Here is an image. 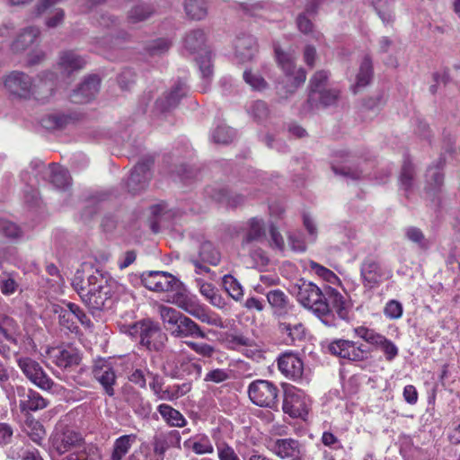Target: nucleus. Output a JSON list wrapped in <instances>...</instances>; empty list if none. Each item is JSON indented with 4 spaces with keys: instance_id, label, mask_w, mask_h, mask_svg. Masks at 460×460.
<instances>
[{
    "instance_id": "nucleus-38",
    "label": "nucleus",
    "mask_w": 460,
    "mask_h": 460,
    "mask_svg": "<svg viewBox=\"0 0 460 460\" xmlns=\"http://www.w3.org/2000/svg\"><path fill=\"white\" fill-rule=\"evenodd\" d=\"M281 333L287 334L292 342L301 341L305 338L304 325L296 321V319L289 321H281L279 325Z\"/></svg>"
},
{
    "instance_id": "nucleus-39",
    "label": "nucleus",
    "mask_w": 460,
    "mask_h": 460,
    "mask_svg": "<svg viewBox=\"0 0 460 460\" xmlns=\"http://www.w3.org/2000/svg\"><path fill=\"white\" fill-rule=\"evenodd\" d=\"M373 76V65L369 56H365L360 63L359 71L357 75L356 84L352 86V91L357 93V89L367 85Z\"/></svg>"
},
{
    "instance_id": "nucleus-1",
    "label": "nucleus",
    "mask_w": 460,
    "mask_h": 460,
    "mask_svg": "<svg viewBox=\"0 0 460 460\" xmlns=\"http://www.w3.org/2000/svg\"><path fill=\"white\" fill-rule=\"evenodd\" d=\"M142 284L149 290L155 292L175 291L172 296V303L176 306L198 319L201 323L224 329L226 327L223 319L217 314L210 312L199 303L196 296L190 295L182 287V283L174 276L166 271H148L141 275Z\"/></svg>"
},
{
    "instance_id": "nucleus-63",
    "label": "nucleus",
    "mask_w": 460,
    "mask_h": 460,
    "mask_svg": "<svg viewBox=\"0 0 460 460\" xmlns=\"http://www.w3.org/2000/svg\"><path fill=\"white\" fill-rule=\"evenodd\" d=\"M405 236L409 241L416 243L420 248H426L428 246L424 234L418 227H407L405 229Z\"/></svg>"
},
{
    "instance_id": "nucleus-15",
    "label": "nucleus",
    "mask_w": 460,
    "mask_h": 460,
    "mask_svg": "<svg viewBox=\"0 0 460 460\" xmlns=\"http://www.w3.org/2000/svg\"><path fill=\"white\" fill-rule=\"evenodd\" d=\"M354 332L368 344L380 349L384 352L387 361H392L397 357L399 352L398 348L392 341L386 339L384 335L364 326L355 328Z\"/></svg>"
},
{
    "instance_id": "nucleus-40",
    "label": "nucleus",
    "mask_w": 460,
    "mask_h": 460,
    "mask_svg": "<svg viewBox=\"0 0 460 460\" xmlns=\"http://www.w3.org/2000/svg\"><path fill=\"white\" fill-rule=\"evenodd\" d=\"M206 42V34L200 29L188 32L184 39V47L191 53L203 50Z\"/></svg>"
},
{
    "instance_id": "nucleus-11",
    "label": "nucleus",
    "mask_w": 460,
    "mask_h": 460,
    "mask_svg": "<svg viewBox=\"0 0 460 460\" xmlns=\"http://www.w3.org/2000/svg\"><path fill=\"white\" fill-rule=\"evenodd\" d=\"M248 395L257 406L273 409L278 405L279 389L270 381H252L248 386Z\"/></svg>"
},
{
    "instance_id": "nucleus-5",
    "label": "nucleus",
    "mask_w": 460,
    "mask_h": 460,
    "mask_svg": "<svg viewBox=\"0 0 460 460\" xmlns=\"http://www.w3.org/2000/svg\"><path fill=\"white\" fill-rule=\"evenodd\" d=\"M89 288L83 293L82 301L92 311H102L110 308L112 304L111 286L102 276L89 275L87 278Z\"/></svg>"
},
{
    "instance_id": "nucleus-33",
    "label": "nucleus",
    "mask_w": 460,
    "mask_h": 460,
    "mask_svg": "<svg viewBox=\"0 0 460 460\" xmlns=\"http://www.w3.org/2000/svg\"><path fill=\"white\" fill-rule=\"evenodd\" d=\"M40 35V29L37 27H28L22 30L11 45V49L14 53H20L27 49Z\"/></svg>"
},
{
    "instance_id": "nucleus-7",
    "label": "nucleus",
    "mask_w": 460,
    "mask_h": 460,
    "mask_svg": "<svg viewBox=\"0 0 460 460\" xmlns=\"http://www.w3.org/2000/svg\"><path fill=\"white\" fill-rule=\"evenodd\" d=\"M16 363L26 378L41 390L59 393L63 389L46 374L36 360L29 357H19L16 358Z\"/></svg>"
},
{
    "instance_id": "nucleus-30",
    "label": "nucleus",
    "mask_w": 460,
    "mask_h": 460,
    "mask_svg": "<svg viewBox=\"0 0 460 460\" xmlns=\"http://www.w3.org/2000/svg\"><path fill=\"white\" fill-rule=\"evenodd\" d=\"M326 302L332 305L338 316L344 321L349 319V305L345 297L335 288L325 287Z\"/></svg>"
},
{
    "instance_id": "nucleus-43",
    "label": "nucleus",
    "mask_w": 460,
    "mask_h": 460,
    "mask_svg": "<svg viewBox=\"0 0 460 460\" xmlns=\"http://www.w3.org/2000/svg\"><path fill=\"white\" fill-rule=\"evenodd\" d=\"M199 257L201 261L213 266H217L221 261L220 252L209 241H204L200 243Z\"/></svg>"
},
{
    "instance_id": "nucleus-23",
    "label": "nucleus",
    "mask_w": 460,
    "mask_h": 460,
    "mask_svg": "<svg viewBox=\"0 0 460 460\" xmlns=\"http://www.w3.org/2000/svg\"><path fill=\"white\" fill-rule=\"evenodd\" d=\"M101 80L97 75H89L74 91L71 100L75 103H87L93 100L100 90Z\"/></svg>"
},
{
    "instance_id": "nucleus-45",
    "label": "nucleus",
    "mask_w": 460,
    "mask_h": 460,
    "mask_svg": "<svg viewBox=\"0 0 460 460\" xmlns=\"http://www.w3.org/2000/svg\"><path fill=\"white\" fill-rule=\"evenodd\" d=\"M184 9L190 19L202 20L208 14V3L206 0H187Z\"/></svg>"
},
{
    "instance_id": "nucleus-57",
    "label": "nucleus",
    "mask_w": 460,
    "mask_h": 460,
    "mask_svg": "<svg viewBox=\"0 0 460 460\" xmlns=\"http://www.w3.org/2000/svg\"><path fill=\"white\" fill-rule=\"evenodd\" d=\"M244 82L249 84L252 89L256 91L265 90L268 86L265 79L258 73L252 70H245L243 75Z\"/></svg>"
},
{
    "instance_id": "nucleus-9",
    "label": "nucleus",
    "mask_w": 460,
    "mask_h": 460,
    "mask_svg": "<svg viewBox=\"0 0 460 460\" xmlns=\"http://www.w3.org/2000/svg\"><path fill=\"white\" fill-rule=\"evenodd\" d=\"M274 52L279 66L285 73L286 93H293L305 83L306 73L303 68H296L293 55L284 52L277 43L274 44Z\"/></svg>"
},
{
    "instance_id": "nucleus-19",
    "label": "nucleus",
    "mask_w": 460,
    "mask_h": 460,
    "mask_svg": "<svg viewBox=\"0 0 460 460\" xmlns=\"http://www.w3.org/2000/svg\"><path fill=\"white\" fill-rule=\"evenodd\" d=\"M279 371L288 378L293 380L301 379L304 371V364L301 358L293 352H285L278 358Z\"/></svg>"
},
{
    "instance_id": "nucleus-59",
    "label": "nucleus",
    "mask_w": 460,
    "mask_h": 460,
    "mask_svg": "<svg viewBox=\"0 0 460 460\" xmlns=\"http://www.w3.org/2000/svg\"><path fill=\"white\" fill-rule=\"evenodd\" d=\"M185 344L196 354L205 358H212L217 351L214 346L206 342L186 341Z\"/></svg>"
},
{
    "instance_id": "nucleus-21",
    "label": "nucleus",
    "mask_w": 460,
    "mask_h": 460,
    "mask_svg": "<svg viewBox=\"0 0 460 460\" xmlns=\"http://www.w3.org/2000/svg\"><path fill=\"white\" fill-rule=\"evenodd\" d=\"M150 166L151 162L149 161L139 162L136 164L127 182L129 192L137 194L146 187L151 178Z\"/></svg>"
},
{
    "instance_id": "nucleus-18",
    "label": "nucleus",
    "mask_w": 460,
    "mask_h": 460,
    "mask_svg": "<svg viewBox=\"0 0 460 460\" xmlns=\"http://www.w3.org/2000/svg\"><path fill=\"white\" fill-rule=\"evenodd\" d=\"M93 374L104 393L109 396H113L115 394L114 385L117 384V376L113 367L108 362H100L94 366Z\"/></svg>"
},
{
    "instance_id": "nucleus-53",
    "label": "nucleus",
    "mask_w": 460,
    "mask_h": 460,
    "mask_svg": "<svg viewBox=\"0 0 460 460\" xmlns=\"http://www.w3.org/2000/svg\"><path fill=\"white\" fill-rule=\"evenodd\" d=\"M372 4L384 22L392 21L394 0H372Z\"/></svg>"
},
{
    "instance_id": "nucleus-32",
    "label": "nucleus",
    "mask_w": 460,
    "mask_h": 460,
    "mask_svg": "<svg viewBox=\"0 0 460 460\" xmlns=\"http://www.w3.org/2000/svg\"><path fill=\"white\" fill-rule=\"evenodd\" d=\"M267 300L273 310V314L285 317L291 308L288 296L280 289L268 292Z\"/></svg>"
},
{
    "instance_id": "nucleus-22",
    "label": "nucleus",
    "mask_w": 460,
    "mask_h": 460,
    "mask_svg": "<svg viewBox=\"0 0 460 460\" xmlns=\"http://www.w3.org/2000/svg\"><path fill=\"white\" fill-rule=\"evenodd\" d=\"M49 358L58 367L67 368L78 365L81 357L78 351L71 347H56L48 349Z\"/></svg>"
},
{
    "instance_id": "nucleus-31",
    "label": "nucleus",
    "mask_w": 460,
    "mask_h": 460,
    "mask_svg": "<svg viewBox=\"0 0 460 460\" xmlns=\"http://www.w3.org/2000/svg\"><path fill=\"white\" fill-rule=\"evenodd\" d=\"M265 236V224L262 219L252 217L247 222V228L243 237L242 246L243 249L250 246L253 242H259Z\"/></svg>"
},
{
    "instance_id": "nucleus-55",
    "label": "nucleus",
    "mask_w": 460,
    "mask_h": 460,
    "mask_svg": "<svg viewBox=\"0 0 460 460\" xmlns=\"http://www.w3.org/2000/svg\"><path fill=\"white\" fill-rule=\"evenodd\" d=\"M415 171L410 161H404L400 175L401 187L405 190H410L413 186Z\"/></svg>"
},
{
    "instance_id": "nucleus-34",
    "label": "nucleus",
    "mask_w": 460,
    "mask_h": 460,
    "mask_svg": "<svg viewBox=\"0 0 460 460\" xmlns=\"http://www.w3.org/2000/svg\"><path fill=\"white\" fill-rule=\"evenodd\" d=\"M101 451L96 446L82 442V444L66 456L64 460H101Z\"/></svg>"
},
{
    "instance_id": "nucleus-2",
    "label": "nucleus",
    "mask_w": 460,
    "mask_h": 460,
    "mask_svg": "<svg viewBox=\"0 0 460 460\" xmlns=\"http://www.w3.org/2000/svg\"><path fill=\"white\" fill-rule=\"evenodd\" d=\"M4 91L14 99L46 102L52 95L53 84L43 79L35 82L22 71H12L3 77Z\"/></svg>"
},
{
    "instance_id": "nucleus-51",
    "label": "nucleus",
    "mask_w": 460,
    "mask_h": 460,
    "mask_svg": "<svg viewBox=\"0 0 460 460\" xmlns=\"http://www.w3.org/2000/svg\"><path fill=\"white\" fill-rule=\"evenodd\" d=\"M154 13L149 4H138L134 6L128 14V21L130 23H137L148 19Z\"/></svg>"
},
{
    "instance_id": "nucleus-20",
    "label": "nucleus",
    "mask_w": 460,
    "mask_h": 460,
    "mask_svg": "<svg viewBox=\"0 0 460 460\" xmlns=\"http://www.w3.org/2000/svg\"><path fill=\"white\" fill-rule=\"evenodd\" d=\"M17 395L20 397L19 406L22 411H37L45 409L49 402L38 392L23 386H17Z\"/></svg>"
},
{
    "instance_id": "nucleus-62",
    "label": "nucleus",
    "mask_w": 460,
    "mask_h": 460,
    "mask_svg": "<svg viewBox=\"0 0 460 460\" xmlns=\"http://www.w3.org/2000/svg\"><path fill=\"white\" fill-rule=\"evenodd\" d=\"M230 373L231 371L228 369L214 368L206 374L204 381L207 383L211 382L215 384H220L230 379Z\"/></svg>"
},
{
    "instance_id": "nucleus-47",
    "label": "nucleus",
    "mask_w": 460,
    "mask_h": 460,
    "mask_svg": "<svg viewBox=\"0 0 460 460\" xmlns=\"http://www.w3.org/2000/svg\"><path fill=\"white\" fill-rule=\"evenodd\" d=\"M329 78V72L319 70L314 74L310 79V93L308 96V103H311L318 91L323 90Z\"/></svg>"
},
{
    "instance_id": "nucleus-12",
    "label": "nucleus",
    "mask_w": 460,
    "mask_h": 460,
    "mask_svg": "<svg viewBox=\"0 0 460 460\" xmlns=\"http://www.w3.org/2000/svg\"><path fill=\"white\" fill-rule=\"evenodd\" d=\"M118 19L108 13L100 14L97 23L100 27L107 30L106 35L95 39V44L100 48L111 49L119 45L121 40L128 38V33L124 31H115L118 25Z\"/></svg>"
},
{
    "instance_id": "nucleus-60",
    "label": "nucleus",
    "mask_w": 460,
    "mask_h": 460,
    "mask_svg": "<svg viewBox=\"0 0 460 460\" xmlns=\"http://www.w3.org/2000/svg\"><path fill=\"white\" fill-rule=\"evenodd\" d=\"M248 112L257 121H262L269 116V108L263 101L253 102L248 109Z\"/></svg>"
},
{
    "instance_id": "nucleus-42",
    "label": "nucleus",
    "mask_w": 460,
    "mask_h": 460,
    "mask_svg": "<svg viewBox=\"0 0 460 460\" xmlns=\"http://www.w3.org/2000/svg\"><path fill=\"white\" fill-rule=\"evenodd\" d=\"M0 331L4 338L12 344H18L19 326L9 316L0 317Z\"/></svg>"
},
{
    "instance_id": "nucleus-44",
    "label": "nucleus",
    "mask_w": 460,
    "mask_h": 460,
    "mask_svg": "<svg viewBox=\"0 0 460 460\" xmlns=\"http://www.w3.org/2000/svg\"><path fill=\"white\" fill-rule=\"evenodd\" d=\"M49 173L51 183L58 189H64L70 184L68 171L57 164H49Z\"/></svg>"
},
{
    "instance_id": "nucleus-58",
    "label": "nucleus",
    "mask_w": 460,
    "mask_h": 460,
    "mask_svg": "<svg viewBox=\"0 0 460 460\" xmlns=\"http://www.w3.org/2000/svg\"><path fill=\"white\" fill-rule=\"evenodd\" d=\"M25 431L31 439L37 444H40L46 435L43 426L35 420L26 421Z\"/></svg>"
},
{
    "instance_id": "nucleus-4",
    "label": "nucleus",
    "mask_w": 460,
    "mask_h": 460,
    "mask_svg": "<svg viewBox=\"0 0 460 460\" xmlns=\"http://www.w3.org/2000/svg\"><path fill=\"white\" fill-rule=\"evenodd\" d=\"M160 314L165 330L174 338H207L206 332L190 317L168 306L160 307Z\"/></svg>"
},
{
    "instance_id": "nucleus-56",
    "label": "nucleus",
    "mask_w": 460,
    "mask_h": 460,
    "mask_svg": "<svg viewBox=\"0 0 460 460\" xmlns=\"http://www.w3.org/2000/svg\"><path fill=\"white\" fill-rule=\"evenodd\" d=\"M234 130L226 125L217 126L211 134L213 141L217 144H228L234 139Z\"/></svg>"
},
{
    "instance_id": "nucleus-27",
    "label": "nucleus",
    "mask_w": 460,
    "mask_h": 460,
    "mask_svg": "<svg viewBox=\"0 0 460 460\" xmlns=\"http://www.w3.org/2000/svg\"><path fill=\"white\" fill-rule=\"evenodd\" d=\"M205 192L210 199L227 207L236 208L244 202L243 195L230 193L227 189L220 186H209Z\"/></svg>"
},
{
    "instance_id": "nucleus-37",
    "label": "nucleus",
    "mask_w": 460,
    "mask_h": 460,
    "mask_svg": "<svg viewBox=\"0 0 460 460\" xmlns=\"http://www.w3.org/2000/svg\"><path fill=\"white\" fill-rule=\"evenodd\" d=\"M185 448H190L197 455H207L214 452V447L206 435H198L184 441Z\"/></svg>"
},
{
    "instance_id": "nucleus-26",
    "label": "nucleus",
    "mask_w": 460,
    "mask_h": 460,
    "mask_svg": "<svg viewBox=\"0 0 460 460\" xmlns=\"http://www.w3.org/2000/svg\"><path fill=\"white\" fill-rule=\"evenodd\" d=\"M236 58L243 63L250 61L258 52L256 39L252 35H242L236 38L234 42Z\"/></svg>"
},
{
    "instance_id": "nucleus-28",
    "label": "nucleus",
    "mask_w": 460,
    "mask_h": 460,
    "mask_svg": "<svg viewBox=\"0 0 460 460\" xmlns=\"http://www.w3.org/2000/svg\"><path fill=\"white\" fill-rule=\"evenodd\" d=\"M86 60L74 50H65L59 55L58 67L66 75L84 68Z\"/></svg>"
},
{
    "instance_id": "nucleus-50",
    "label": "nucleus",
    "mask_w": 460,
    "mask_h": 460,
    "mask_svg": "<svg viewBox=\"0 0 460 460\" xmlns=\"http://www.w3.org/2000/svg\"><path fill=\"white\" fill-rule=\"evenodd\" d=\"M222 285L228 295L234 300H240L243 296L241 284L232 275H225L222 279Z\"/></svg>"
},
{
    "instance_id": "nucleus-61",
    "label": "nucleus",
    "mask_w": 460,
    "mask_h": 460,
    "mask_svg": "<svg viewBox=\"0 0 460 460\" xmlns=\"http://www.w3.org/2000/svg\"><path fill=\"white\" fill-rule=\"evenodd\" d=\"M309 266L311 270H313L316 275H318L325 281L331 284H335L336 282L339 281V278L337 277V275L331 270L325 268L324 266H322L315 261H310Z\"/></svg>"
},
{
    "instance_id": "nucleus-17",
    "label": "nucleus",
    "mask_w": 460,
    "mask_h": 460,
    "mask_svg": "<svg viewBox=\"0 0 460 460\" xmlns=\"http://www.w3.org/2000/svg\"><path fill=\"white\" fill-rule=\"evenodd\" d=\"M270 451L281 459H304L303 447L298 440L293 438H279L270 446Z\"/></svg>"
},
{
    "instance_id": "nucleus-35",
    "label": "nucleus",
    "mask_w": 460,
    "mask_h": 460,
    "mask_svg": "<svg viewBox=\"0 0 460 460\" xmlns=\"http://www.w3.org/2000/svg\"><path fill=\"white\" fill-rule=\"evenodd\" d=\"M136 434H128L119 437L115 439L111 460H122L129 452L131 447L137 442Z\"/></svg>"
},
{
    "instance_id": "nucleus-49",
    "label": "nucleus",
    "mask_w": 460,
    "mask_h": 460,
    "mask_svg": "<svg viewBox=\"0 0 460 460\" xmlns=\"http://www.w3.org/2000/svg\"><path fill=\"white\" fill-rule=\"evenodd\" d=\"M149 386L158 400L173 401L172 386L164 387L158 376H153V381L149 384Z\"/></svg>"
},
{
    "instance_id": "nucleus-36",
    "label": "nucleus",
    "mask_w": 460,
    "mask_h": 460,
    "mask_svg": "<svg viewBox=\"0 0 460 460\" xmlns=\"http://www.w3.org/2000/svg\"><path fill=\"white\" fill-rule=\"evenodd\" d=\"M157 411L164 420V421L171 427L182 428L187 424L184 416L176 409L169 404L162 403L157 407Z\"/></svg>"
},
{
    "instance_id": "nucleus-14",
    "label": "nucleus",
    "mask_w": 460,
    "mask_h": 460,
    "mask_svg": "<svg viewBox=\"0 0 460 460\" xmlns=\"http://www.w3.org/2000/svg\"><path fill=\"white\" fill-rule=\"evenodd\" d=\"M360 279L363 287L373 289L388 278V272L385 270L378 260L367 256L360 263Z\"/></svg>"
},
{
    "instance_id": "nucleus-54",
    "label": "nucleus",
    "mask_w": 460,
    "mask_h": 460,
    "mask_svg": "<svg viewBox=\"0 0 460 460\" xmlns=\"http://www.w3.org/2000/svg\"><path fill=\"white\" fill-rule=\"evenodd\" d=\"M69 121V118L64 114H49L41 119V124L47 129H59L64 128Z\"/></svg>"
},
{
    "instance_id": "nucleus-3",
    "label": "nucleus",
    "mask_w": 460,
    "mask_h": 460,
    "mask_svg": "<svg viewBox=\"0 0 460 460\" xmlns=\"http://www.w3.org/2000/svg\"><path fill=\"white\" fill-rule=\"evenodd\" d=\"M292 293L301 305L314 312L325 325H335L326 302L325 288L321 289L312 282L301 281L293 286Z\"/></svg>"
},
{
    "instance_id": "nucleus-52",
    "label": "nucleus",
    "mask_w": 460,
    "mask_h": 460,
    "mask_svg": "<svg viewBox=\"0 0 460 460\" xmlns=\"http://www.w3.org/2000/svg\"><path fill=\"white\" fill-rule=\"evenodd\" d=\"M171 46V40L160 38L150 41L147 44L146 50L150 57H160L167 53Z\"/></svg>"
},
{
    "instance_id": "nucleus-8",
    "label": "nucleus",
    "mask_w": 460,
    "mask_h": 460,
    "mask_svg": "<svg viewBox=\"0 0 460 460\" xmlns=\"http://www.w3.org/2000/svg\"><path fill=\"white\" fill-rule=\"evenodd\" d=\"M274 52L279 66L285 73L286 93H293L305 83L306 73L303 68H296L293 55L284 52L277 43L274 44Z\"/></svg>"
},
{
    "instance_id": "nucleus-10",
    "label": "nucleus",
    "mask_w": 460,
    "mask_h": 460,
    "mask_svg": "<svg viewBox=\"0 0 460 460\" xmlns=\"http://www.w3.org/2000/svg\"><path fill=\"white\" fill-rule=\"evenodd\" d=\"M131 334H138L140 344L148 350L159 351L164 349L168 338L158 324L152 321L136 323L130 331Z\"/></svg>"
},
{
    "instance_id": "nucleus-48",
    "label": "nucleus",
    "mask_w": 460,
    "mask_h": 460,
    "mask_svg": "<svg viewBox=\"0 0 460 460\" xmlns=\"http://www.w3.org/2000/svg\"><path fill=\"white\" fill-rule=\"evenodd\" d=\"M339 95H340V92L336 89H329V90L323 89V90L318 91L314 100L311 103H308V104L311 109L317 107L318 104H321L324 107L331 106L337 102Z\"/></svg>"
},
{
    "instance_id": "nucleus-25",
    "label": "nucleus",
    "mask_w": 460,
    "mask_h": 460,
    "mask_svg": "<svg viewBox=\"0 0 460 460\" xmlns=\"http://www.w3.org/2000/svg\"><path fill=\"white\" fill-rule=\"evenodd\" d=\"M187 93V86L184 82L179 81L172 89L155 102V109L161 113L169 112L175 108L180 100Z\"/></svg>"
},
{
    "instance_id": "nucleus-64",
    "label": "nucleus",
    "mask_w": 460,
    "mask_h": 460,
    "mask_svg": "<svg viewBox=\"0 0 460 460\" xmlns=\"http://www.w3.org/2000/svg\"><path fill=\"white\" fill-rule=\"evenodd\" d=\"M197 62L199 64V67L201 72L202 77L209 81L213 74L211 65V53L208 51H205V55L199 56L197 58Z\"/></svg>"
},
{
    "instance_id": "nucleus-29",
    "label": "nucleus",
    "mask_w": 460,
    "mask_h": 460,
    "mask_svg": "<svg viewBox=\"0 0 460 460\" xmlns=\"http://www.w3.org/2000/svg\"><path fill=\"white\" fill-rule=\"evenodd\" d=\"M81 435L74 430H66L53 439L54 448L61 455L70 450H75L82 444Z\"/></svg>"
},
{
    "instance_id": "nucleus-46",
    "label": "nucleus",
    "mask_w": 460,
    "mask_h": 460,
    "mask_svg": "<svg viewBox=\"0 0 460 460\" xmlns=\"http://www.w3.org/2000/svg\"><path fill=\"white\" fill-rule=\"evenodd\" d=\"M200 294L215 306L219 307L221 305V296L217 294V288L210 283L204 281L201 278L195 279Z\"/></svg>"
},
{
    "instance_id": "nucleus-24",
    "label": "nucleus",
    "mask_w": 460,
    "mask_h": 460,
    "mask_svg": "<svg viewBox=\"0 0 460 460\" xmlns=\"http://www.w3.org/2000/svg\"><path fill=\"white\" fill-rule=\"evenodd\" d=\"M181 434L178 430L160 433L154 438L153 449L158 460H164L165 452L171 447L181 448Z\"/></svg>"
},
{
    "instance_id": "nucleus-13",
    "label": "nucleus",
    "mask_w": 460,
    "mask_h": 460,
    "mask_svg": "<svg viewBox=\"0 0 460 460\" xmlns=\"http://www.w3.org/2000/svg\"><path fill=\"white\" fill-rule=\"evenodd\" d=\"M331 354L350 361H363L368 358L369 350L363 344L349 340H335L328 345Z\"/></svg>"
},
{
    "instance_id": "nucleus-41",
    "label": "nucleus",
    "mask_w": 460,
    "mask_h": 460,
    "mask_svg": "<svg viewBox=\"0 0 460 460\" xmlns=\"http://www.w3.org/2000/svg\"><path fill=\"white\" fill-rule=\"evenodd\" d=\"M224 342L228 349L239 350L243 347H252L253 340L240 332L226 333Z\"/></svg>"
},
{
    "instance_id": "nucleus-6",
    "label": "nucleus",
    "mask_w": 460,
    "mask_h": 460,
    "mask_svg": "<svg viewBox=\"0 0 460 460\" xmlns=\"http://www.w3.org/2000/svg\"><path fill=\"white\" fill-rule=\"evenodd\" d=\"M164 367L168 376L172 378L193 377L199 379L202 373V367L194 356L186 351L168 356Z\"/></svg>"
},
{
    "instance_id": "nucleus-16",
    "label": "nucleus",
    "mask_w": 460,
    "mask_h": 460,
    "mask_svg": "<svg viewBox=\"0 0 460 460\" xmlns=\"http://www.w3.org/2000/svg\"><path fill=\"white\" fill-rule=\"evenodd\" d=\"M282 410L292 418L305 419L308 410L304 393L296 387L287 389L284 394Z\"/></svg>"
}]
</instances>
